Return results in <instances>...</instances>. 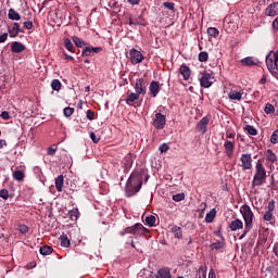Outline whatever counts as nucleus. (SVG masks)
I'll return each instance as SVG.
<instances>
[{
    "mask_svg": "<svg viewBox=\"0 0 278 278\" xmlns=\"http://www.w3.org/2000/svg\"><path fill=\"white\" fill-rule=\"evenodd\" d=\"M142 188V176L140 174H131L126 182L125 194L130 198L140 192Z\"/></svg>",
    "mask_w": 278,
    "mask_h": 278,
    "instance_id": "f257e3e1",
    "label": "nucleus"
},
{
    "mask_svg": "<svg viewBox=\"0 0 278 278\" xmlns=\"http://www.w3.org/2000/svg\"><path fill=\"white\" fill-rule=\"evenodd\" d=\"M266 184V167H264V160L258 159L255 165V174L252 180V188H260Z\"/></svg>",
    "mask_w": 278,
    "mask_h": 278,
    "instance_id": "f03ea898",
    "label": "nucleus"
},
{
    "mask_svg": "<svg viewBox=\"0 0 278 278\" xmlns=\"http://www.w3.org/2000/svg\"><path fill=\"white\" fill-rule=\"evenodd\" d=\"M240 213L243 216V220H244V231L243 233L239 237V240H242L243 238L247 237V233H249V231H251V229H253V211L251 210V206H249L248 204H244L241 206L240 208Z\"/></svg>",
    "mask_w": 278,
    "mask_h": 278,
    "instance_id": "7ed1b4c3",
    "label": "nucleus"
},
{
    "mask_svg": "<svg viewBox=\"0 0 278 278\" xmlns=\"http://www.w3.org/2000/svg\"><path fill=\"white\" fill-rule=\"evenodd\" d=\"M265 62L269 73H271L274 77H278V50L276 52L270 51Z\"/></svg>",
    "mask_w": 278,
    "mask_h": 278,
    "instance_id": "20e7f679",
    "label": "nucleus"
},
{
    "mask_svg": "<svg viewBox=\"0 0 278 278\" xmlns=\"http://www.w3.org/2000/svg\"><path fill=\"white\" fill-rule=\"evenodd\" d=\"M213 72L212 71H203L200 73L199 81L201 88H211L214 84V77L212 76Z\"/></svg>",
    "mask_w": 278,
    "mask_h": 278,
    "instance_id": "39448f33",
    "label": "nucleus"
},
{
    "mask_svg": "<svg viewBox=\"0 0 278 278\" xmlns=\"http://www.w3.org/2000/svg\"><path fill=\"white\" fill-rule=\"evenodd\" d=\"M240 166L242 170H251L253 168V159L251 157V154L244 153L240 156Z\"/></svg>",
    "mask_w": 278,
    "mask_h": 278,
    "instance_id": "423d86ee",
    "label": "nucleus"
},
{
    "mask_svg": "<svg viewBox=\"0 0 278 278\" xmlns=\"http://www.w3.org/2000/svg\"><path fill=\"white\" fill-rule=\"evenodd\" d=\"M8 34L10 38H16L18 34H25V31L21 29V24L12 22L8 25Z\"/></svg>",
    "mask_w": 278,
    "mask_h": 278,
    "instance_id": "0eeeda50",
    "label": "nucleus"
},
{
    "mask_svg": "<svg viewBox=\"0 0 278 278\" xmlns=\"http://www.w3.org/2000/svg\"><path fill=\"white\" fill-rule=\"evenodd\" d=\"M152 125L159 130L164 129V127H166V115L162 113H156L153 118Z\"/></svg>",
    "mask_w": 278,
    "mask_h": 278,
    "instance_id": "6e6552de",
    "label": "nucleus"
},
{
    "mask_svg": "<svg viewBox=\"0 0 278 278\" xmlns=\"http://www.w3.org/2000/svg\"><path fill=\"white\" fill-rule=\"evenodd\" d=\"M129 60L134 65L141 64L142 60H144V55L141 54L137 49L132 48L129 50Z\"/></svg>",
    "mask_w": 278,
    "mask_h": 278,
    "instance_id": "1a4fd4ad",
    "label": "nucleus"
},
{
    "mask_svg": "<svg viewBox=\"0 0 278 278\" xmlns=\"http://www.w3.org/2000/svg\"><path fill=\"white\" fill-rule=\"evenodd\" d=\"M135 92L139 96L142 94V97H144V94H147V80H144V78L136 79Z\"/></svg>",
    "mask_w": 278,
    "mask_h": 278,
    "instance_id": "9d476101",
    "label": "nucleus"
},
{
    "mask_svg": "<svg viewBox=\"0 0 278 278\" xmlns=\"http://www.w3.org/2000/svg\"><path fill=\"white\" fill-rule=\"evenodd\" d=\"M101 51H103V48L101 47L88 46L83 49L81 55L83 58H90V55H94V53H101Z\"/></svg>",
    "mask_w": 278,
    "mask_h": 278,
    "instance_id": "9b49d317",
    "label": "nucleus"
},
{
    "mask_svg": "<svg viewBox=\"0 0 278 278\" xmlns=\"http://www.w3.org/2000/svg\"><path fill=\"white\" fill-rule=\"evenodd\" d=\"M242 66H260V59L254 56H248L240 61Z\"/></svg>",
    "mask_w": 278,
    "mask_h": 278,
    "instance_id": "f8f14e48",
    "label": "nucleus"
},
{
    "mask_svg": "<svg viewBox=\"0 0 278 278\" xmlns=\"http://www.w3.org/2000/svg\"><path fill=\"white\" fill-rule=\"evenodd\" d=\"M224 149L227 157H233V151L236 149V143L233 141L226 140L224 143Z\"/></svg>",
    "mask_w": 278,
    "mask_h": 278,
    "instance_id": "ddd939ff",
    "label": "nucleus"
},
{
    "mask_svg": "<svg viewBox=\"0 0 278 278\" xmlns=\"http://www.w3.org/2000/svg\"><path fill=\"white\" fill-rule=\"evenodd\" d=\"M277 14H278V2H273L265 9L266 16H277Z\"/></svg>",
    "mask_w": 278,
    "mask_h": 278,
    "instance_id": "4468645a",
    "label": "nucleus"
},
{
    "mask_svg": "<svg viewBox=\"0 0 278 278\" xmlns=\"http://www.w3.org/2000/svg\"><path fill=\"white\" fill-rule=\"evenodd\" d=\"M149 90H150V94L153 99H155V97H157V94H160V83L153 80L150 83L149 86Z\"/></svg>",
    "mask_w": 278,
    "mask_h": 278,
    "instance_id": "2eb2a0df",
    "label": "nucleus"
},
{
    "mask_svg": "<svg viewBox=\"0 0 278 278\" xmlns=\"http://www.w3.org/2000/svg\"><path fill=\"white\" fill-rule=\"evenodd\" d=\"M155 278H173V275H170V268L168 267L160 268L155 274Z\"/></svg>",
    "mask_w": 278,
    "mask_h": 278,
    "instance_id": "dca6fc26",
    "label": "nucleus"
},
{
    "mask_svg": "<svg viewBox=\"0 0 278 278\" xmlns=\"http://www.w3.org/2000/svg\"><path fill=\"white\" fill-rule=\"evenodd\" d=\"M179 73L184 77L185 81H188V79H190V75H192V71H190V67L186 64L180 65Z\"/></svg>",
    "mask_w": 278,
    "mask_h": 278,
    "instance_id": "f3484780",
    "label": "nucleus"
},
{
    "mask_svg": "<svg viewBox=\"0 0 278 278\" xmlns=\"http://www.w3.org/2000/svg\"><path fill=\"white\" fill-rule=\"evenodd\" d=\"M210 124L208 117H203L197 125L198 131H202V134H205L207 131V125Z\"/></svg>",
    "mask_w": 278,
    "mask_h": 278,
    "instance_id": "a211bd4d",
    "label": "nucleus"
},
{
    "mask_svg": "<svg viewBox=\"0 0 278 278\" xmlns=\"http://www.w3.org/2000/svg\"><path fill=\"white\" fill-rule=\"evenodd\" d=\"M26 47L22 42L14 41L11 45V51L12 53H23L25 51Z\"/></svg>",
    "mask_w": 278,
    "mask_h": 278,
    "instance_id": "6ab92c4d",
    "label": "nucleus"
},
{
    "mask_svg": "<svg viewBox=\"0 0 278 278\" xmlns=\"http://www.w3.org/2000/svg\"><path fill=\"white\" fill-rule=\"evenodd\" d=\"M139 99H140V94L139 93H137V92L134 93L131 91H127V98H126L127 105H131V103H135Z\"/></svg>",
    "mask_w": 278,
    "mask_h": 278,
    "instance_id": "aec40b11",
    "label": "nucleus"
},
{
    "mask_svg": "<svg viewBox=\"0 0 278 278\" xmlns=\"http://www.w3.org/2000/svg\"><path fill=\"white\" fill-rule=\"evenodd\" d=\"M243 227H244V224L240 219H235L229 224L230 231H238V229H242Z\"/></svg>",
    "mask_w": 278,
    "mask_h": 278,
    "instance_id": "412c9836",
    "label": "nucleus"
},
{
    "mask_svg": "<svg viewBox=\"0 0 278 278\" xmlns=\"http://www.w3.org/2000/svg\"><path fill=\"white\" fill-rule=\"evenodd\" d=\"M172 233H174V238H177L178 240H181L184 238V231L181 230V227L175 225L170 229Z\"/></svg>",
    "mask_w": 278,
    "mask_h": 278,
    "instance_id": "4be33fe9",
    "label": "nucleus"
},
{
    "mask_svg": "<svg viewBox=\"0 0 278 278\" xmlns=\"http://www.w3.org/2000/svg\"><path fill=\"white\" fill-rule=\"evenodd\" d=\"M228 99H230L231 101H242V93L236 90H231L228 93Z\"/></svg>",
    "mask_w": 278,
    "mask_h": 278,
    "instance_id": "5701e85b",
    "label": "nucleus"
},
{
    "mask_svg": "<svg viewBox=\"0 0 278 278\" xmlns=\"http://www.w3.org/2000/svg\"><path fill=\"white\" fill-rule=\"evenodd\" d=\"M136 231H138V227H136V224L130 227H126L123 231L119 232V236H127V233L136 235Z\"/></svg>",
    "mask_w": 278,
    "mask_h": 278,
    "instance_id": "b1692460",
    "label": "nucleus"
},
{
    "mask_svg": "<svg viewBox=\"0 0 278 278\" xmlns=\"http://www.w3.org/2000/svg\"><path fill=\"white\" fill-rule=\"evenodd\" d=\"M8 18H10V21H21V14L16 12V10L10 9L8 13Z\"/></svg>",
    "mask_w": 278,
    "mask_h": 278,
    "instance_id": "393cba45",
    "label": "nucleus"
},
{
    "mask_svg": "<svg viewBox=\"0 0 278 278\" xmlns=\"http://www.w3.org/2000/svg\"><path fill=\"white\" fill-rule=\"evenodd\" d=\"M55 188L58 192H62V188H64V176L60 175L55 178Z\"/></svg>",
    "mask_w": 278,
    "mask_h": 278,
    "instance_id": "a878e982",
    "label": "nucleus"
},
{
    "mask_svg": "<svg viewBox=\"0 0 278 278\" xmlns=\"http://www.w3.org/2000/svg\"><path fill=\"white\" fill-rule=\"evenodd\" d=\"M206 34L208 38H218L220 31L216 27H208Z\"/></svg>",
    "mask_w": 278,
    "mask_h": 278,
    "instance_id": "bb28decb",
    "label": "nucleus"
},
{
    "mask_svg": "<svg viewBox=\"0 0 278 278\" xmlns=\"http://www.w3.org/2000/svg\"><path fill=\"white\" fill-rule=\"evenodd\" d=\"M63 42L65 49L68 50L70 53H75V46L73 45V41H71L68 38H64Z\"/></svg>",
    "mask_w": 278,
    "mask_h": 278,
    "instance_id": "cd10ccee",
    "label": "nucleus"
},
{
    "mask_svg": "<svg viewBox=\"0 0 278 278\" xmlns=\"http://www.w3.org/2000/svg\"><path fill=\"white\" fill-rule=\"evenodd\" d=\"M146 225L148 227H155V223H157V218L154 215H149L144 219Z\"/></svg>",
    "mask_w": 278,
    "mask_h": 278,
    "instance_id": "c85d7f7f",
    "label": "nucleus"
},
{
    "mask_svg": "<svg viewBox=\"0 0 278 278\" xmlns=\"http://www.w3.org/2000/svg\"><path fill=\"white\" fill-rule=\"evenodd\" d=\"M216 218V208L211 210L205 215V223H214V219Z\"/></svg>",
    "mask_w": 278,
    "mask_h": 278,
    "instance_id": "c756f323",
    "label": "nucleus"
},
{
    "mask_svg": "<svg viewBox=\"0 0 278 278\" xmlns=\"http://www.w3.org/2000/svg\"><path fill=\"white\" fill-rule=\"evenodd\" d=\"M59 240L61 241V247H64L65 249L71 247V239H68V236L62 235Z\"/></svg>",
    "mask_w": 278,
    "mask_h": 278,
    "instance_id": "7c9ffc66",
    "label": "nucleus"
},
{
    "mask_svg": "<svg viewBox=\"0 0 278 278\" xmlns=\"http://www.w3.org/2000/svg\"><path fill=\"white\" fill-rule=\"evenodd\" d=\"M41 255H51L53 253V248L51 245H43L39 249Z\"/></svg>",
    "mask_w": 278,
    "mask_h": 278,
    "instance_id": "2f4dec72",
    "label": "nucleus"
},
{
    "mask_svg": "<svg viewBox=\"0 0 278 278\" xmlns=\"http://www.w3.org/2000/svg\"><path fill=\"white\" fill-rule=\"evenodd\" d=\"M225 247V241H216L210 245L212 251H220Z\"/></svg>",
    "mask_w": 278,
    "mask_h": 278,
    "instance_id": "473e14b6",
    "label": "nucleus"
},
{
    "mask_svg": "<svg viewBox=\"0 0 278 278\" xmlns=\"http://www.w3.org/2000/svg\"><path fill=\"white\" fill-rule=\"evenodd\" d=\"M51 88L52 90L60 92V90H62V83L60 81V79H53L51 81Z\"/></svg>",
    "mask_w": 278,
    "mask_h": 278,
    "instance_id": "72a5a7b5",
    "label": "nucleus"
},
{
    "mask_svg": "<svg viewBox=\"0 0 278 278\" xmlns=\"http://www.w3.org/2000/svg\"><path fill=\"white\" fill-rule=\"evenodd\" d=\"M72 40L74 42V45H76L78 47V49H83V47H86V41H84L81 38L79 37H72Z\"/></svg>",
    "mask_w": 278,
    "mask_h": 278,
    "instance_id": "f704fd0d",
    "label": "nucleus"
},
{
    "mask_svg": "<svg viewBox=\"0 0 278 278\" xmlns=\"http://www.w3.org/2000/svg\"><path fill=\"white\" fill-rule=\"evenodd\" d=\"M266 156L268 162H271V164H275V162H277V155L275 154V152H273V150H267L266 151Z\"/></svg>",
    "mask_w": 278,
    "mask_h": 278,
    "instance_id": "c9c22d12",
    "label": "nucleus"
},
{
    "mask_svg": "<svg viewBox=\"0 0 278 278\" xmlns=\"http://www.w3.org/2000/svg\"><path fill=\"white\" fill-rule=\"evenodd\" d=\"M13 178L16 181H23V179H25V173H23V170H16L13 173Z\"/></svg>",
    "mask_w": 278,
    "mask_h": 278,
    "instance_id": "e433bc0d",
    "label": "nucleus"
},
{
    "mask_svg": "<svg viewBox=\"0 0 278 278\" xmlns=\"http://www.w3.org/2000/svg\"><path fill=\"white\" fill-rule=\"evenodd\" d=\"M68 216L72 220H77L79 218V210L78 208H73L68 212Z\"/></svg>",
    "mask_w": 278,
    "mask_h": 278,
    "instance_id": "4c0bfd02",
    "label": "nucleus"
},
{
    "mask_svg": "<svg viewBox=\"0 0 278 278\" xmlns=\"http://www.w3.org/2000/svg\"><path fill=\"white\" fill-rule=\"evenodd\" d=\"M244 130L245 131H248V134L250 135V136H257V129H255L253 126H251V125H247L245 127H244Z\"/></svg>",
    "mask_w": 278,
    "mask_h": 278,
    "instance_id": "58836bf2",
    "label": "nucleus"
},
{
    "mask_svg": "<svg viewBox=\"0 0 278 278\" xmlns=\"http://www.w3.org/2000/svg\"><path fill=\"white\" fill-rule=\"evenodd\" d=\"M208 59H210V54H207V52L202 51L199 53V56H198L199 62H207Z\"/></svg>",
    "mask_w": 278,
    "mask_h": 278,
    "instance_id": "ea45409f",
    "label": "nucleus"
},
{
    "mask_svg": "<svg viewBox=\"0 0 278 278\" xmlns=\"http://www.w3.org/2000/svg\"><path fill=\"white\" fill-rule=\"evenodd\" d=\"M265 114H275V105L267 103L264 109Z\"/></svg>",
    "mask_w": 278,
    "mask_h": 278,
    "instance_id": "a19ab883",
    "label": "nucleus"
},
{
    "mask_svg": "<svg viewBox=\"0 0 278 278\" xmlns=\"http://www.w3.org/2000/svg\"><path fill=\"white\" fill-rule=\"evenodd\" d=\"M74 113H75L74 108L67 106L63 110V114H64V116H66V118H68L70 116H73Z\"/></svg>",
    "mask_w": 278,
    "mask_h": 278,
    "instance_id": "79ce46f5",
    "label": "nucleus"
},
{
    "mask_svg": "<svg viewBox=\"0 0 278 278\" xmlns=\"http://www.w3.org/2000/svg\"><path fill=\"white\" fill-rule=\"evenodd\" d=\"M17 230L20 231V233L25 235L29 232V227L25 224H21L18 225Z\"/></svg>",
    "mask_w": 278,
    "mask_h": 278,
    "instance_id": "37998d69",
    "label": "nucleus"
},
{
    "mask_svg": "<svg viewBox=\"0 0 278 278\" xmlns=\"http://www.w3.org/2000/svg\"><path fill=\"white\" fill-rule=\"evenodd\" d=\"M184 199H186V193H177L173 195V201H176V203L184 201Z\"/></svg>",
    "mask_w": 278,
    "mask_h": 278,
    "instance_id": "c03bdc74",
    "label": "nucleus"
},
{
    "mask_svg": "<svg viewBox=\"0 0 278 278\" xmlns=\"http://www.w3.org/2000/svg\"><path fill=\"white\" fill-rule=\"evenodd\" d=\"M0 199L8 201V199H10V191H8V189L0 190Z\"/></svg>",
    "mask_w": 278,
    "mask_h": 278,
    "instance_id": "a18cd8bd",
    "label": "nucleus"
},
{
    "mask_svg": "<svg viewBox=\"0 0 278 278\" xmlns=\"http://www.w3.org/2000/svg\"><path fill=\"white\" fill-rule=\"evenodd\" d=\"M195 278H207V275L205 274V269L203 267H200L198 269Z\"/></svg>",
    "mask_w": 278,
    "mask_h": 278,
    "instance_id": "49530a36",
    "label": "nucleus"
},
{
    "mask_svg": "<svg viewBox=\"0 0 278 278\" xmlns=\"http://www.w3.org/2000/svg\"><path fill=\"white\" fill-rule=\"evenodd\" d=\"M137 231L140 233H149V228L144 227L142 224H136Z\"/></svg>",
    "mask_w": 278,
    "mask_h": 278,
    "instance_id": "de8ad7c7",
    "label": "nucleus"
},
{
    "mask_svg": "<svg viewBox=\"0 0 278 278\" xmlns=\"http://www.w3.org/2000/svg\"><path fill=\"white\" fill-rule=\"evenodd\" d=\"M263 220H265L266 223L273 220V212L271 211H266L264 216H263Z\"/></svg>",
    "mask_w": 278,
    "mask_h": 278,
    "instance_id": "09e8293b",
    "label": "nucleus"
},
{
    "mask_svg": "<svg viewBox=\"0 0 278 278\" xmlns=\"http://www.w3.org/2000/svg\"><path fill=\"white\" fill-rule=\"evenodd\" d=\"M270 142L273 144H277L278 143V129L273 132V135L270 137Z\"/></svg>",
    "mask_w": 278,
    "mask_h": 278,
    "instance_id": "8fccbe9b",
    "label": "nucleus"
},
{
    "mask_svg": "<svg viewBox=\"0 0 278 278\" xmlns=\"http://www.w3.org/2000/svg\"><path fill=\"white\" fill-rule=\"evenodd\" d=\"M169 149H170V147H168L166 143H162L159 147V151H161V153H166Z\"/></svg>",
    "mask_w": 278,
    "mask_h": 278,
    "instance_id": "3c124183",
    "label": "nucleus"
},
{
    "mask_svg": "<svg viewBox=\"0 0 278 278\" xmlns=\"http://www.w3.org/2000/svg\"><path fill=\"white\" fill-rule=\"evenodd\" d=\"M164 8H166L167 10H170L172 12L175 11V4L173 2H164L163 3Z\"/></svg>",
    "mask_w": 278,
    "mask_h": 278,
    "instance_id": "603ef678",
    "label": "nucleus"
},
{
    "mask_svg": "<svg viewBox=\"0 0 278 278\" xmlns=\"http://www.w3.org/2000/svg\"><path fill=\"white\" fill-rule=\"evenodd\" d=\"M90 139L94 144H98V142L101 140V137H98L94 132H90Z\"/></svg>",
    "mask_w": 278,
    "mask_h": 278,
    "instance_id": "864d4df0",
    "label": "nucleus"
},
{
    "mask_svg": "<svg viewBox=\"0 0 278 278\" xmlns=\"http://www.w3.org/2000/svg\"><path fill=\"white\" fill-rule=\"evenodd\" d=\"M267 212H275V200L268 202Z\"/></svg>",
    "mask_w": 278,
    "mask_h": 278,
    "instance_id": "5fc2aeb1",
    "label": "nucleus"
},
{
    "mask_svg": "<svg viewBox=\"0 0 278 278\" xmlns=\"http://www.w3.org/2000/svg\"><path fill=\"white\" fill-rule=\"evenodd\" d=\"M24 27L25 29H34V22L31 21L24 22Z\"/></svg>",
    "mask_w": 278,
    "mask_h": 278,
    "instance_id": "6e6d98bb",
    "label": "nucleus"
},
{
    "mask_svg": "<svg viewBox=\"0 0 278 278\" xmlns=\"http://www.w3.org/2000/svg\"><path fill=\"white\" fill-rule=\"evenodd\" d=\"M87 118H88V121H94V111L88 110L87 111Z\"/></svg>",
    "mask_w": 278,
    "mask_h": 278,
    "instance_id": "4d7b16f0",
    "label": "nucleus"
},
{
    "mask_svg": "<svg viewBox=\"0 0 278 278\" xmlns=\"http://www.w3.org/2000/svg\"><path fill=\"white\" fill-rule=\"evenodd\" d=\"M0 116L3 121H10V112L8 111H3Z\"/></svg>",
    "mask_w": 278,
    "mask_h": 278,
    "instance_id": "13d9d810",
    "label": "nucleus"
},
{
    "mask_svg": "<svg viewBox=\"0 0 278 278\" xmlns=\"http://www.w3.org/2000/svg\"><path fill=\"white\" fill-rule=\"evenodd\" d=\"M58 148L50 147L48 148V155H55Z\"/></svg>",
    "mask_w": 278,
    "mask_h": 278,
    "instance_id": "bf43d9fd",
    "label": "nucleus"
},
{
    "mask_svg": "<svg viewBox=\"0 0 278 278\" xmlns=\"http://www.w3.org/2000/svg\"><path fill=\"white\" fill-rule=\"evenodd\" d=\"M5 40H8V33H4L0 36V45L5 42Z\"/></svg>",
    "mask_w": 278,
    "mask_h": 278,
    "instance_id": "052dcab7",
    "label": "nucleus"
},
{
    "mask_svg": "<svg viewBox=\"0 0 278 278\" xmlns=\"http://www.w3.org/2000/svg\"><path fill=\"white\" fill-rule=\"evenodd\" d=\"M226 137L229 138V139L235 140V138H236V132H229V131H227V132H226Z\"/></svg>",
    "mask_w": 278,
    "mask_h": 278,
    "instance_id": "680f3d73",
    "label": "nucleus"
},
{
    "mask_svg": "<svg viewBox=\"0 0 278 278\" xmlns=\"http://www.w3.org/2000/svg\"><path fill=\"white\" fill-rule=\"evenodd\" d=\"M63 55H64L65 60H71V62L75 61V58H73L72 55H68L66 52H63Z\"/></svg>",
    "mask_w": 278,
    "mask_h": 278,
    "instance_id": "e2e57ef3",
    "label": "nucleus"
},
{
    "mask_svg": "<svg viewBox=\"0 0 278 278\" xmlns=\"http://www.w3.org/2000/svg\"><path fill=\"white\" fill-rule=\"evenodd\" d=\"M130 5H138L140 0H127Z\"/></svg>",
    "mask_w": 278,
    "mask_h": 278,
    "instance_id": "0e129e2a",
    "label": "nucleus"
},
{
    "mask_svg": "<svg viewBox=\"0 0 278 278\" xmlns=\"http://www.w3.org/2000/svg\"><path fill=\"white\" fill-rule=\"evenodd\" d=\"M273 27L274 29L278 30V16L275 18V21L273 22Z\"/></svg>",
    "mask_w": 278,
    "mask_h": 278,
    "instance_id": "69168bd1",
    "label": "nucleus"
},
{
    "mask_svg": "<svg viewBox=\"0 0 278 278\" xmlns=\"http://www.w3.org/2000/svg\"><path fill=\"white\" fill-rule=\"evenodd\" d=\"M208 278H216V273L214 271V269L210 270Z\"/></svg>",
    "mask_w": 278,
    "mask_h": 278,
    "instance_id": "338daca9",
    "label": "nucleus"
},
{
    "mask_svg": "<svg viewBox=\"0 0 278 278\" xmlns=\"http://www.w3.org/2000/svg\"><path fill=\"white\" fill-rule=\"evenodd\" d=\"M274 253H275L276 257H278V243H275V245H274Z\"/></svg>",
    "mask_w": 278,
    "mask_h": 278,
    "instance_id": "774afa93",
    "label": "nucleus"
}]
</instances>
